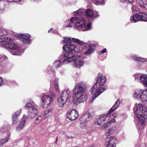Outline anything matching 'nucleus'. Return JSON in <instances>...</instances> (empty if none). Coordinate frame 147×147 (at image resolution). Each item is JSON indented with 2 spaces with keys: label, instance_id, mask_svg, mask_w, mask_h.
Returning a JSON list of instances; mask_svg holds the SVG:
<instances>
[{
  "label": "nucleus",
  "instance_id": "52",
  "mask_svg": "<svg viewBox=\"0 0 147 147\" xmlns=\"http://www.w3.org/2000/svg\"><path fill=\"white\" fill-rule=\"evenodd\" d=\"M116 115H117L116 113H114L112 115V116L115 117L116 116Z\"/></svg>",
  "mask_w": 147,
  "mask_h": 147
},
{
  "label": "nucleus",
  "instance_id": "29",
  "mask_svg": "<svg viewBox=\"0 0 147 147\" xmlns=\"http://www.w3.org/2000/svg\"><path fill=\"white\" fill-rule=\"evenodd\" d=\"M62 62L59 60L56 61L54 63V66L56 68L60 67L62 65Z\"/></svg>",
  "mask_w": 147,
  "mask_h": 147
},
{
  "label": "nucleus",
  "instance_id": "39",
  "mask_svg": "<svg viewBox=\"0 0 147 147\" xmlns=\"http://www.w3.org/2000/svg\"><path fill=\"white\" fill-rule=\"evenodd\" d=\"M42 119V118L41 116H38L37 119H36L35 121V123L36 124H37L40 122Z\"/></svg>",
  "mask_w": 147,
  "mask_h": 147
},
{
  "label": "nucleus",
  "instance_id": "51",
  "mask_svg": "<svg viewBox=\"0 0 147 147\" xmlns=\"http://www.w3.org/2000/svg\"><path fill=\"white\" fill-rule=\"evenodd\" d=\"M58 140V137L57 136L56 138V141H55V143L57 144V142Z\"/></svg>",
  "mask_w": 147,
  "mask_h": 147
},
{
  "label": "nucleus",
  "instance_id": "53",
  "mask_svg": "<svg viewBox=\"0 0 147 147\" xmlns=\"http://www.w3.org/2000/svg\"><path fill=\"white\" fill-rule=\"evenodd\" d=\"M4 10V9L2 8V9H0V11H3Z\"/></svg>",
  "mask_w": 147,
  "mask_h": 147
},
{
  "label": "nucleus",
  "instance_id": "42",
  "mask_svg": "<svg viewBox=\"0 0 147 147\" xmlns=\"http://www.w3.org/2000/svg\"><path fill=\"white\" fill-rule=\"evenodd\" d=\"M107 51V49L106 48L104 49H103L101 51H99L98 52V53L99 55H101L102 53H105Z\"/></svg>",
  "mask_w": 147,
  "mask_h": 147
},
{
  "label": "nucleus",
  "instance_id": "11",
  "mask_svg": "<svg viewBox=\"0 0 147 147\" xmlns=\"http://www.w3.org/2000/svg\"><path fill=\"white\" fill-rule=\"evenodd\" d=\"M84 58V57L82 55H76L74 60V66L77 67H80L83 66L84 64L83 59Z\"/></svg>",
  "mask_w": 147,
  "mask_h": 147
},
{
  "label": "nucleus",
  "instance_id": "23",
  "mask_svg": "<svg viewBox=\"0 0 147 147\" xmlns=\"http://www.w3.org/2000/svg\"><path fill=\"white\" fill-rule=\"evenodd\" d=\"M135 60L139 62H147V59H144L140 57H138L136 55H134L132 57Z\"/></svg>",
  "mask_w": 147,
  "mask_h": 147
},
{
  "label": "nucleus",
  "instance_id": "50",
  "mask_svg": "<svg viewBox=\"0 0 147 147\" xmlns=\"http://www.w3.org/2000/svg\"><path fill=\"white\" fill-rule=\"evenodd\" d=\"M7 1L9 2H13V0H7Z\"/></svg>",
  "mask_w": 147,
  "mask_h": 147
},
{
  "label": "nucleus",
  "instance_id": "57",
  "mask_svg": "<svg viewBox=\"0 0 147 147\" xmlns=\"http://www.w3.org/2000/svg\"><path fill=\"white\" fill-rule=\"evenodd\" d=\"M1 1V0H0V1Z\"/></svg>",
  "mask_w": 147,
  "mask_h": 147
},
{
  "label": "nucleus",
  "instance_id": "24",
  "mask_svg": "<svg viewBox=\"0 0 147 147\" xmlns=\"http://www.w3.org/2000/svg\"><path fill=\"white\" fill-rule=\"evenodd\" d=\"M68 46L72 51H75V53H76V52L78 53L80 51L79 47L77 46H75L72 45L71 44H70Z\"/></svg>",
  "mask_w": 147,
  "mask_h": 147
},
{
  "label": "nucleus",
  "instance_id": "18",
  "mask_svg": "<svg viewBox=\"0 0 147 147\" xmlns=\"http://www.w3.org/2000/svg\"><path fill=\"white\" fill-rule=\"evenodd\" d=\"M120 104V100L119 98H118L115 102L114 105L110 109L107 113V115L108 114L110 115L112 112L116 110L119 107Z\"/></svg>",
  "mask_w": 147,
  "mask_h": 147
},
{
  "label": "nucleus",
  "instance_id": "4",
  "mask_svg": "<svg viewBox=\"0 0 147 147\" xmlns=\"http://www.w3.org/2000/svg\"><path fill=\"white\" fill-rule=\"evenodd\" d=\"M135 114L139 123L143 126L147 122V111L145 107L139 104L136 106Z\"/></svg>",
  "mask_w": 147,
  "mask_h": 147
},
{
  "label": "nucleus",
  "instance_id": "10",
  "mask_svg": "<svg viewBox=\"0 0 147 147\" xmlns=\"http://www.w3.org/2000/svg\"><path fill=\"white\" fill-rule=\"evenodd\" d=\"M92 109H90L80 118V121L81 123H85L90 121L92 119V115L91 113Z\"/></svg>",
  "mask_w": 147,
  "mask_h": 147
},
{
  "label": "nucleus",
  "instance_id": "55",
  "mask_svg": "<svg viewBox=\"0 0 147 147\" xmlns=\"http://www.w3.org/2000/svg\"><path fill=\"white\" fill-rule=\"evenodd\" d=\"M145 147H147V145H146V144H145Z\"/></svg>",
  "mask_w": 147,
  "mask_h": 147
},
{
  "label": "nucleus",
  "instance_id": "25",
  "mask_svg": "<svg viewBox=\"0 0 147 147\" xmlns=\"http://www.w3.org/2000/svg\"><path fill=\"white\" fill-rule=\"evenodd\" d=\"M72 40L73 42H74L77 43L78 44L80 45H84L85 46H86L87 45L86 43H84L83 41L77 38H72Z\"/></svg>",
  "mask_w": 147,
  "mask_h": 147
},
{
  "label": "nucleus",
  "instance_id": "13",
  "mask_svg": "<svg viewBox=\"0 0 147 147\" xmlns=\"http://www.w3.org/2000/svg\"><path fill=\"white\" fill-rule=\"evenodd\" d=\"M78 116V113L75 109H72L69 111L67 113V118L73 121L77 119Z\"/></svg>",
  "mask_w": 147,
  "mask_h": 147
},
{
  "label": "nucleus",
  "instance_id": "58",
  "mask_svg": "<svg viewBox=\"0 0 147 147\" xmlns=\"http://www.w3.org/2000/svg\"><path fill=\"white\" fill-rule=\"evenodd\" d=\"M74 147H76V146Z\"/></svg>",
  "mask_w": 147,
  "mask_h": 147
},
{
  "label": "nucleus",
  "instance_id": "40",
  "mask_svg": "<svg viewBox=\"0 0 147 147\" xmlns=\"http://www.w3.org/2000/svg\"><path fill=\"white\" fill-rule=\"evenodd\" d=\"M111 123V121H110L108 123H107L105 124L103 126H102V128H106L107 127V126L108 125V124H109Z\"/></svg>",
  "mask_w": 147,
  "mask_h": 147
},
{
  "label": "nucleus",
  "instance_id": "5",
  "mask_svg": "<svg viewBox=\"0 0 147 147\" xmlns=\"http://www.w3.org/2000/svg\"><path fill=\"white\" fill-rule=\"evenodd\" d=\"M64 51L59 57L60 60H63V62L69 63L74 61L76 55L75 51H72L68 45L65 44L63 47Z\"/></svg>",
  "mask_w": 147,
  "mask_h": 147
},
{
  "label": "nucleus",
  "instance_id": "21",
  "mask_svg": "<svg viewBox=\"0 0 147 147\" xmlns=\"http://www.w3.org/2000/svg\"><path fill=\"white\" fill-rule=\"evenodd\" d=\"M26 122V120L24 118H22L18 125L16 127L17 130L20 131L24 127Z\"/></svg>",
  "mask_w": 147,
  "mask_h": 147
},
{
  "label": "nucleus",
  "instance_id": "26",
  "mask_svg": "<svg viewBox=\"0 0 147 147\" xmlns=\"http://www.w3.org/2000/svg\"><path fill=\"white\" fill-rule=\"evenodd\" d=\"M63 99L62 98L59 97L58 100V104L59 107H62L66 102V101Z\"/></svg>",
  "mask_w": 147,
  "mask_h": 147
},
{
  "label": "nucleus",
  "instance_id": "37",
  "mask_svg": "<svg viewBox=\"0 0 147 147\" xmlns=\"http://www.w3.org/2000/svg\"><path fill=\"white\" fill-rule=\"evenodd\" d=\"M7 128L3 126L0 128V132L1 133H3L7 131Z\"/></svg>",
  "mask_w": 147,
  "mask_h": 147
},
{
  "label": "nucleus",
  "instance_id": "44",
  "mask_svg": "<svg viewBox=\"0 0 147 147\" xmlns=\"http://www.w3.org/2000/svg\"><path fill=\"white\" fill-rule=\"evenodd\" d=\"M3 81L1 77H0V87L3 84Z\"/></svg>",
  "mask_w": 147,
  "mask_h": 147
},
{
  "label": "nucleus",
  "instance_id": "33",
  "mask_svg": "<svg viewBox=\"0 0 147 147\" xmlns=\"http://www.w3.org/2000/svg\"><path fill=\"white\" fill-rule=\"evenodd\" d=\"M114 131V129L113 127L111 128L106 133V136H109L112 134Z\"/></svg>",
  "mask_w": 147,
  "mask_h": 147
},
{
  "label": "nucleus",
  "instance_id": "22",
  "mask_svg": "<svg viewBox=\"0 0 147 147\" xmlns=\"http://www.w3.org/2000/svg\"><path fill=\"white\" fill-rule=\"evenodd\" d=\"M20 112L21 110H19L12 114V117L13 123L15 124L16 123V122L15 121H16L17 118L19 117Z\"/></svg>",
  "mask_w": 147,
  "mask_h": 147
},
{
  "label": "nucleus",
  "instance_id": "32",
  "mask_svg": "<svg viewBox=\"0 0 147 147\" xmlns=\"http://www.w3.org/2000/svg\"><path fill=\"white\" fill-rule=\"evenodd\" d=\"M54 83L55 84V87L56 90L58 91L59 90V88L57 80L55 79L54 80Z\"/></svg>",
  "mask_w": 147,
  "mask_h": 147
},
{
  "label": "nucleus",
  "instance_id": "20",
  "mask_svg": "<svg viewBox=\"0 0 147 147\" xmlns=\"http://www.w3.org/2000/svg\"><path fill=\"white\" fill-rule=\"evenodd\" d=\"M95 45L90 44L89 46V48L88 49L87 51H86L84 52V54L88 55L92 54L93 52L95 50Z\"/></svg>",
  "mask_w": 147,
  "mask_h": 147
},
{
  "label": "nucleus",
  "instance_id": "34",
  "mask_svg": "<svg viewBox=\"0 0 147 147\" xmlns=\"http://www.w3.org/2000/svg\"><path fill=\"white\" fill-rule=\"evenodd\" d=\"M7 32L2 29H0V36H2L7 35Z\"/></svg>",
  "mask_w": 147,
  "mask_h": 147
},
{
  "label": "nucleus",
  "instance_id": "2",
  "mask_svg": "<svg viewBox=\"0 0 147 147\" xmlns=\"http://www.w3.org/2000/svg\"><path fill=\"white\" fill-rule=\"evenodd\" d=\"M98 78L97 79L96 83L92 87L90 90L91 94H93L96 91L95 94H94L92 97V99L89 101V103H92L96 98L100 94L103 92L105 89L103 86L106 82V79L105 76H102V74L100 73L97 75Z\"/></svg>",
  "mask_w": 147,
  "mask_h": 147
},
{
  "label": "nucleus",
  "instance_id": "48",
  "mask_svg": "<svg viewBox=\"0 0 147 147\" xmlns=\"http://www.w3.org/2000/svg\"><path fill=\"white\" fill-rule=\"evenodd\" d=\"M50 111L49 110H47V111H45V114H46L49 113V112Z\"/></svg>",
  "mask_w": 147,
  "mask_h": 147
},
{
  "label": "nucleus",
  "instance_id": "7",
  "mask_svg": "<svg viewBox=\"0 0 147 147\" xmlns=\"http://www.w3.org/2000/svg\"><path fill=\"white\" fill-rule=\"evenodd\" d=\"M132 22H136L139 21L147 22V14L140 12L136 14L130 18Z\"/></svg>",
  "mask_w": 147,
  "mask_h": 147
},
{
  "label": "nucleus",
  "instance_id": "45",
  "mask_svg": "<svg viewBox=\"0 0 147 147\" xmlns=\"http://www.w3.org/2000/svg\"><path fill=\"white\" fill-rule=\"evenodd\" d=\"M145 2L146 3H144V8L146 9H147V0H146Z\"/></svg>",
  "mask_w": 147,
  "mask_h": 147
},
{
  "label": "nucleus",
  "instance_id": "28",
  "mask_svg": "<svg viewBox=\"0 0 147 147\" xmlns=\"http://www.w3.org/2000/svg\"><path fill=\"white\" fill-rule=\"evenodd\" d=\"M7 134V137L5 139H1L0 140V146H1L3 145L4 143L7 142L9 139V134Z\"/></svg>",
  "mask_w": 147,
  "mask_h": 147
},
{
  "label": "nucleus",
  "instance_id": "56",
  "mask_svg": "<svg viewBox=\"0 0 147 147\" xmlns=\"http://www.w3.org/2000/svg\"><path fill=\"white\" fill-rule=\"evenodd\" d=\"M90 147H93V146H90Z\"/></svg>",
  "mask_w": 147,
  "mask_h": 147
},
{
  "label": "nucleus",
  "instance_id": "12",
  "mask_svg": "<svg viewBox=\"0 0 147 147\" xmlns=\"http://www.w3.org/2000/svg\"><path fill=\"white\" fill-rule=\"evenodd\" d=\"M116 142L117 140L114 136L107 137L105 139V145L106 147H116L114 145Z\"/></svg>",
  "mask_w": 147,
  "mask_h": 147
},
{
  "label": "nucleus",
  "instance_id": "17",
  "mask_svg": "<svg viewBox=\"0 0 147 147\" xmlns=\"http://www.w3.org/2000/svg\"><path fill=\"white\" fill-rule=\"evenodd\" d=\"M70 92V91L67 89L63 90L59 97L62 98L64 100L68 101V98L71 96L69 95Z\"/></svg>",
  "mask_w": 147,
  "mask_h": 147
},
{
  "label": "nucleus",
  "instance_id": "36",
  "mask_svg": "<svg viewBox=\"0 0 147 147\" xmlns=\"http://www.w3.org/2000/svg\"><path fill=\"white\" fill-rule=\"evenodd\" d=\"M131 10L132 12H135L136 11H138L139 9L138 7L134 5H133L131 6Z\"/></svg>",
  "mask_w": 147,
  "mask_h": 147
},
{
  "label": "nucleus",
  "instance_id": "49",
  "mask_svg": "<svg viewBox=\"0 0 147 147\" xmlns=\"http://www.w3.org/2000/svg\"><path fill=\"white\" fill-rule=\"evenodd\" d=\"M21 0H13V2H17L20 1Z\"/></svg>",
  "mask_w": 147,
  "mask_h": 147
},
{
  "label": "nucleus",
  "instance_id": "47",
  "mask_svg": "<svg viewBox=\"0 0 147 147\" xmlns=\"http://www.w3.org/2000/svg\"><path fill=\"white\" fill-rule=\"evenodd\" d=\"M72 26V25H71L70 24H68L66 26V27H71Z\"/></svg>",
  "mask_w": 147,
  "mask_h": 147
},
{
  "label": "nucleus",
  "instance_id": "46",
  "mask_svg": "<svg viewBox=\"0 0 147 147\" xmlns=\"http://www.w3.org/2000/svg\"><path fill=\"white\" fill-rule=\"evenodd\" d=\"M13 47L16 48V49L17 47V44L15 43H13Z\"/></svg>",
  "mask_w": 147,
  "mask_h": 147
},
{
  "label": "nucleus",
  "instance_id": "27",
  "mask_svg": "<svg viewBox=\"0 0 147 147\" xmlns=\"http://www.w3.org/2000/svg\"><path fill=\"white\" fill-rule=\"evenodd\" d=\"M7 40H8L9 41H11L12 39L9 37L4 38L2 36L0 37V43L2 42L1 44L4 43L5 42H6Z\"/></svg>",
  "mask_w": 147,
  "mask_h": 147
},
{
  "label": "nucleus",
  "instance_id": "19",
  "mask_svg": "<svg viewBox=\"0 0 147 147\" xmlns=\"http://www.w3.org/2000/svg\"><path fill=\"white\" fill-rule=\"evenodd\" d=\"M11 41H9L7 40L6 42H5L4 43L1 44V45L6 48H8L12 50L16 49V48L13 47V43H11Z\"/></svg>",
  "mask_w": 147,
  "mask_h": 147
},
{
  "label": "nucleus",
  "instance_id": "15",
  "mask_svg": "<svg viewBox=\"0 0 147 147\" xmlns=\"http://www.w3.org/2000/svg\"><path fill=\"white\" fill-rule=\"evenodd\" d=\"M17 36V37L24 43L27 44L31 42V40L30 39V38L31 37L29 34H20L18 35Z\"/></svg>",
  "mask_w": 147,
  "mask_h": 147
},
{
  "label": "nucleus",
  "instance_id": "16",
  "mask_svg": "<svg viewBox=\"0 0 147 147\" xmlns=\"http://www.w3.org/2000/svg\"><path fill=\"white\" fill-rule=\"evenodd\" d=\"M107 113L105 114H102L99 117L96 119L95 120L94 124L96 125H101L103 123L104 121L106 119V118L110 114L107 115Z\"/></svg>",
  "mask_w": 147,
  "mask_h": 147
},
{
  "label": "nucleus",
  "instance_id": "43",
  "mask_svg": "<svg viewBox=\"0 0 147 147\" xmlns=\"http://www.w3.org/2000/svg\"><path fill=\"white\" fill-rule=\"evenodd\" d=\"M125 2L127 3H132L134 1V0H124Z\"/></svg>",
  "mask_w": 147,
  "mask_h": 147
},
{
  "label": "nucleus",
  "instance_id": "3",
  "mask_svg": "<svg viewBox=\"0 0 147 147\" xmlns=\"http://www.w3.org/2000/svg\"><path fill=\"white\" fill-rule=\"evenodd\" d=\"M70 22L74 23L75 28L82 31L90 30L92 28L90 23L86 24L85 19L83 17H73L70 19Z\"/></svg>",
  "mask_w": 147,
  "mask_h": 147
},
{
  "label": "nucleus",
  "instance_id": "1",
  "mask_svg": "<svg viewBox=\"0 0 147 147\" xmlns=\"http://www.w3.org/2000/svg\"><path fill=\"white\" fill-rule=\"evenodd\" d=\"M86 86L82 82H80L76 85L73 90L74 95L73 102L74 104L78 105L86 99L85 90Z\"/></svg>",
  "mask_w": 147,
  "mask_h": 147
},
{
  "label": "nucleus",
  "instance_id": "54",
  "mask_svg": "<svg viewBox=\"0 0 147 147\" xmlns=\"http://www.w3.org/2000/svg\"><path fill=\"white\" fill-rule=\"evenodd\" d=\"M52 29H52V28H51V29L49 30L48 31V32H50V31L51 30H52Z\"/></svg>",
  "mask_w": 147,
  "mask_h": 147
},
{
  "label": "nucleus",
  "instance_id": "35",
  "mask_svg": "<svg viewBox=\"0 0 147 147\" xmlns=\"http://www.w3.org/2000/svg\"><path fill=\"white\" fill-rule=\"evenodd\" d=\"M136 2L138 4L140 5L141 7L144 8V3L143 1L142 0H136Z\"/></svg>",
  "mask_w": 147,
  "mask_h": 147
},
{
  "label": "nucleus",
  "instance_id": "8",
  "mask_svg": "<svg viewBox=\"0 0 147 147\" xmlns=\"http://www.w3.org/2000/svg\"><path fill=\"white\" fill-rule=\"evenodd\" d=\"M25 108L28 109V112H30V113L28 116L31 119L33 118L38 114V111L36 108L30 103L28 102L27 103Z\"/></svg>",
  "mask_w": 147,
  "mask_h": 147
},
{
  "label": "nucleus",
  "instance_id": "41",
  "mask_svg": "<svg viewBox=\"0 0 147 147\" xmlns=\"http://www.w3.org/2000/svg\"><path fill=\"white\" fill-rule=\"evenodd\" d=\"M48 70L49 71L51 72H53V74H55L54 72V69L51 67V66H49L48 67Z\"/></svg>",
  "mask_w": 147,
  "mask_h": 147
},
{
  "label": "nucleus",
  "instance_id": "31",
  "mask_svg": "<svg viewBox=\"0 0 147 147\" xmlns=\"http://www.w3.org/2000/svg\"><path fill=\"white\" fill-rule=\"evenodd\" d=\"M63 42H64V43H69L68 44H67V45H68V46L70 44H71V38H67L66 37H64V39L63 40Z\"/></svg>",
  "mask_w": 147,
  "mask_h": 147
},
{
  "label": "nucleus",
  "instance_id": "14",
  "mask_svg": "<svg viewBox=\"0 0 147 147\" xmlns=\"http://www.w3.org/2000/svg\"><path fill=\"white\" fill-rule=\"evenodd\" d=\"M85 14L87 17L91 18L92 19L96 18L99 16L97 12L96 11L94 12L93 10L89 8L86 10Z\"/></svg>",
  "mask_w": 147,
  "mask_h": 147
},
{
  "label": "nucleus",
  "instance_id": "6",
  "mask_svg": "<svg viewBox=\"0 0 147 147\" xmlns=\"http://www.w3.org/2000/svg\"><path fill=\"white\" fill-rule=\"evenodd\" d=\"M55 97V93L51 92V94L48 95H43L41 97L42 107L43 108L48 107L51 102Z\"/></svg>",
  "mask_w": 147,
  "mask_h": 147
},
{
  "label": "nucleus",
  "instance_id": "9",
  "mask_svg": "<svg viewBox=\"0 0 147 147\" xmlns=\"http://www.w3.org/2000/svg\"><path fill=\"white\" fill-rule=\"evenodd\" d=\"M133 96L136 98H140L142 102L147 101V91H142L141 90H136Z\"/></svg>",
  "mask_w": 147,
  "mask_h": 147
},
{
  "label": "nucleus",
  "instance_id": "30",
  "mask_svg": "<svg viewBox=\"0 0 147 147\" xmlns=\"http://www.w3.org/2000/svg\"><path fill=\"white\" fill-rule=\"evenodd\" d=\"M96 5H104L105 4V0H95L94 2Z\"/></svg>",
  "mask_w": 147,
  "mask_h": 147
},
{
  "label": "nucleus",
  "instance_id": "38",
  "mask_svg": "<svg viewBox=\"0 0 147 147\" xmlns=\"http://www.w3.org/2000/svg\"><path fill=\"white\" fill-rule=\"evenodd\" d=\"M82 12L78 10L74 12V14L76 16L78 15L80 16L82 15Z\"/></svg>",
  "mask_w": 147,
  "mask_h": 147
}]
</instances>
